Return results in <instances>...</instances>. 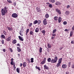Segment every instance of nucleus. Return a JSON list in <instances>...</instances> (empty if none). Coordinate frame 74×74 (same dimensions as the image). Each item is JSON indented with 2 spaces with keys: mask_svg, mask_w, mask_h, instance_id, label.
Listing matches in <instances>:
<instances>
[{
  "mask_svg": "<svg viewBox=\"0 0 74 74\" xmlns=\"http://www.w3.org/2000/svg\"><path fill=\"white\" fill-rule=\"evenodd\" d=\"M7 12V7H5L4 9H2L1 10L2 15H5V14Z\"/></svg>",
  "mask_w": 74,
  "mask_h": 74,
  "instance_id": "obj_1",
  "label": "nucleus"
},
{
  "mask_svg": "<svg viewBox=\"0 0 74 74\" xmlns=\"http://www.w3.org/2000/svg\"><path fill=\"white\" fill-rule=\"evenodd\" d=\"M12 17L13 18H17V17H18V14H17L16 13H13L12 15Z\"/></svg>",
  "mask_w": 74,
  "mask_h": 74,
  "instance_id": "obj_2",
  "label": "nucleus"
},
{
  "mask_svg": "<svg viewBox=\"0 0 74 74\" xmlns=\"http://www.w3.org/2000/svg\"><path fill=\"white\" fill-rule=\"evenodd\" d=\"M47 24V19L46 18H45L43 20V24L45 25H46Z\"/></svg>",
  "mask_w": 74,
  "mask_h": 74,
  "instance_id": "obj_3",
  "label": "nucleus"
},
{
  "mask_svg": "<svg viewBox=\"0 0 74 74\" xmlns=\"http://www.w3.org/2000/svg\"><path fill=\"white\" fill-rule=\"evenodd\" d=\"M56 11L57 12H58L59 14H61V12L60 10L58 9H56Z\"/></svg>",
  "mask_w": 74,
  "mask_h": 74,
  "instance_id": "obj_4",
  "label": "nucleus"
},
{
  "mask_svg": "<svg viewBox=\"0 0 74 74\" xmlns=\"http://www.w3.org/2000/svg\"><path fill=\"white\" fill-rule=\"evenodd\" d=\"M11 36H10L6 39V40L7 41H9L11 40Z\"/></svg>",
  "mask_w": 74,
  "mask_h": 74,
  "instance_id": "obj_5",
  "label": "nucleus"
},
{
  "mask_svg": "<svg viewBox=\"0 0 74 74\" xmlns=\"http://www.w3.org/2000/svg\"><path fill=\"white\" fill-rule=\"evenodd\" d=\"M57 61L55 60L54 59H52V60H51V63H56Z\"/></svg>",
  "mask_w": 74,
  "mask_h": 74,
  "instance_id": "obj_6",
  "label": "nucleus"
},
{
  "mask_svg": "<svg viewBox=\"0 0 74 74\" xmlns=\"http://www.w3.org/2000/svg\"><path fill=\"white\" fill-rule=\"evenodd\" d=\"M18 38L21 41H23L24 40L22 38V37H21L20 36H18Z\"/></svg>",
  "mask_w": 74,
  "mask_h": 74,
  "instance_id": "obj_7",
  "label": "nucleus"
},
{
  "mask_svg": "<svg viewBox=\"0 0 74 74\" xmlns=\"http://www.w3.org/2000/svg\"><path fill=\"white\" fill-rule=\"evenodd\" d=\"M62 67L64 69H66L67 67V65L66 64H63L62 65Z\"/></svg>",
  "mask_w": 74,
  "mask_h": 74,
  "instance_id": "obj_8",
  "label": "nucleus"
},
{
  "mask_svg": "<svg viewBox=\"0 0 74 74\" xmlns=\"http://www.w3.org/2000/svg\"><path fill=\"white\" fill-rule=\"evenodd\" d=\"M44 68L45 69H46L47 70H48V69H49L48 67L45 65L44 66Z\"/></svg>",
  "mask_w": 74,
  "mask_h": 74,
  "instance_id": "obj_9",
  "label": "nucleus"
},
{
  "mask_svg": "<svg viewBox=\"0 0 74 74\" xmlns=\"http://www.w3.org/2000/svg\"><path fill=\"white\" fill-rule=\"evenodd\" d=\"M7 27L8 28V29L9 30H10V31H12V28L8 27Z\"/></svg>",
  "mask_w": 74,
  "mask_h": 74,
  "instance_id": "obj_10",
  "label": "nucleus"
},
{
  "mask_svg": "<svg viewBox=\"0 0 74 74\" xmlns=\"http://www.w3.org/2000/svg\"><path fill=\"white\" fill-rule=\"evenodd\" d=\"M60 3L59 1H57V2L56 3V4L58 5H60Z\"/></svg>",
  "mask_w": 74,
  "mask_h": 74,
  "instance_id": "obj_11",
  "label": "nucleus"
},
{
  "mask_svg": "<svg viewBox=\"0 0 74 74\" xmlns=\"http://www.w3.org/2000/svg\"><path fill=\"white\" fill-rule=\"evenodd\" d=\"M26 62H24L23 63V66L24 67H26Z\"/></svg>",
  "mask_w": 74,
  "mask_h": 74,
  "instance_id": "obj_12",
  "label": "nucleus"
},
{
  "mask_svg": "<svg viewBox=\"0 0 74 74\" xmlns=\"http://www.w3.org/2000/svg\"><path fill=\"white\" fill-rule=\"evenodd\" d=\"M16 40L15 39L13 40L12 42V43H13V44H16Z\"/></svg>",
  "mask_w": 74,
  "mask_h": 74,
  "instance_id": "obj_13",
  "label": "nucleus"
},
{
  "mask_svg": "<svg viewBox=\"0 0 74 74\" xmlns=\"http://www.w3.org/2000/svg\"><path fill=\"white\" fill-rule=\"evenodd\" d=\"M61 21H62V18L61 17H60L58 20L59 23H60Z\"/></svg>",
  "mask_w": 74,
  "mask_h": 74,
  "instance_id": "obj_14",
  "label": "nucleus"
},
{
  "mask_svg": "<svg viewBox=\"0 0 74 74\" xmlns=\"http://www.w3.org/2000/svg\"><path fill=\"white\" fill-rule=\"evenodd\" d=\"M54 20H55V21H58V17L57 16H55L54 18Z\"/></svg>",
  "mask_w": 74,
  "mask_h": 74,
  "instance_id": "obj_15",
  "label": "nucleus"
},
{
  "mask_svg": "<svg viewBox=\"0 0 74 74\" xmlns=\"http://www.w3.org/2000/svg\"><path fill=\"white\" fill-rule=\"evenodd\" d=\"M17 49L18 52H21V49L19 47H17Z\"/></svg>",
  "mask_w": 74,
  "mask_h": 74,
  "instance_id": "obj_16",
  "label": "nucleus"
},
{
  "mask_svg": "<svg viewBox=\"0 0 74 74\" xmlns=\"http://www.w3.org/2000/svg\"><path fill=\"white\" fill-rule=\"evenodd\" d=\"M39 31V29H38V28H37L35 30V32H36V33H37V32H38Z\"/></svg>",
  "mask_w": 74,
  "mask_h": 74,
  "instance_id": "obj_17",
  "label": "nucleus"
},
{
  "mask_svg": "<svg viewBox=\"0 0 74 74\" xmlns=\"http://www.w3.org/2000/svg\"><path fill=\"white\" fill-rule=\"evenodd\" d=\"M20 70V69H19V68H18L16 69V71L18 73H19Z\"/></svg>",
  "mask_w": 74,
  "mask_h": 74,
  "instance_id": "obj_18",
  "label": "nucleus"
},
{
  "mask_svg": "<svg viewBox=\"0 0 74 74\" xmlns=\"http://www.w3.org/2000/svg\"><path fill=\"white\" fill-rule=\"evenodd\" d=\"M54 59L55 60H56L57 62V61H58V57H57V56L55 57Z\"/></svg>",
  "mask_w": 74,
  "mask_h": 74,
  "instance_id": "obj_19",
  "label": "nucleus"
},
{
  "mask_svg": "<svg viewBox=\"0 0 74 74\" xmlns=\"http://www.w3.org/2000/svg\"><path fill=\"white\" fill-rule=\"evenodd\" d=\"M47 61L48 62H51V58H49L47 59Z\"/></svg>",
  "mask_w": 74,
  "mask_h": 74,
  "instance_id": "obj_20",
  "label": "nucleus"
},
{
  "mask_svg": "<svg viewBox=\"0 0 74 74\" xmlns=\"http://www.w3.org/2000/svg\"><path fill=\"white\" fill-rule=\"evenodd\" d=\"M37 23H38V21L35 20V21H34V24H37Z\"/></svg>",
  "mask_w": 74,
  "mask_h": 74,
  "instance_id": "obj_21",
  "label": "nucleus"
},
{
  "mask_svg": "<svg viewBox=\"0 0 74 74\" xmlns=\"http://www.w3.org/2000/svg\"><path fill=\"white\" fill-rule=\"evenodd\" d=\"M62 58H61L60 59H59L58 62L61 63L62 62Z\"/></svg>",
  "mask_w": 74,
  "mask_h": 74,
  "instance_id": "obj_22",
  "label": "nucleus"
},
{
  "mask_svg": "<svg viewBox=\"0 0 74 74\" xmlns=\"http://www.w3.org/2000/svg\"><path fill=\"white\" fill-rule=\"evenodd\" d=\"M35 68L36 69H38L39 70H41V69L40 67H38L37 66L35 67Z\"/></svg>",
  "mask_w": 74,
  "mask_h": 74,
  "instance_id": "obj_23",
  "label": "nucleus"
},
{
  "mask_svg": "<svg viewBox=\"0 0 74 74\" xmlns=\"http://www.w3.org/2000/svg\"><path fill=\"white\" fill-rule=\"evenodd\" d=\"M45 61H42L40 63L41 64H44L45 63Z\"/></svg>",
  "mask_w": 74,
  "mask_h": 74,
  "instance_id": "obj_24",
  "label": "nucleus"
},
{
  "mask_svg": "<svg viewBox=\"0 0 74 74\" xmlns=\"http://www.w3.org/2000/svg\"><path fill=\"white\" fill-rule=\"evenodd\" d=\"M49 0V1H50V2H51V3H55V0Z\"/></svg>",
  "mask_w": 74,
  "mask_h": 74,
  "instance_id": "obj_25",
  "label": "nucleus"
},
{
  "mask_svg": "<svg viewBox=\"0 0 74 74\" xmlns=\"http://www.w3.org/2000/svg\"><path fill=\"white\" fill-rule=\"evenodd\" d=\"M45 17L46 18H48L49 17V15L48 14H46L45 15Z\"/></svg>",
  "mask_w": 74,
  "mask_h": 74,
  "instance_id": "obj_26",
  "label": "nucleus"
},
{
  "mask_svg": "<svg viewBox=\"0 0 74 74\" xmlns=\"http://www.w3.org/2000/svg\"><path fill=\"white\" fill-rule=\"evenodd\" d=\"M33 60H34V58H32L31 59V63H33V62H34Z\"/></svg>",
  "mask_w": 74,
  "mask_h": 74,
  "instance_id": "obj_27",
  "label": "nucleus"
},
{
  "mask_svg": "<svg viewBox=\"0 0 74 74\" xmlns=\"http://www.w3.org/2000/svg\"><path fill=\"white\" fill-rule=\"evenodd\" d=\"M42 52V48L40 47L39 49V52L40 53H41Z\"/></svg>",
  "mask_w": 74,
  "mask_h": 74,
  "instance_id": "obj_28",
  "label": "nucleus"
},
{
  "mask_svg": "<svg viewBox=\"0 0 74 74\" xmlns=\"http://www.w3.org/2000/svg\"><path fill=\"white\" fill-rule=\"evenodd\" d=\"M65 14L66 15H69V12L68 11H66L65 12Z\"/></svg>",
  "mask_w": 74,
  "mask_h": 74,
  "instance_id": "obj_29",
  "label": "nucleus"
},
{
  "mask_svg": "<svg viewBox=\"0 0 74 74\" xmlns=\"http://www.w3.org/2000/svg\"><path fill=\"white\" fill-rule=\"evenodd\" d=\"M1 37H2L3 38H5V36H4V35L3 34L1 35Z\"/></svg>",
  "mask_w": 74,
  "mask_h": 74,
  "instance_id": "obj_30",
  "label": "nucleus"
},
{
  "mask_svg": "<svg viewBox=\"0 0 74 74\" xmlns=\"http://www.w3.org/2000/svg\"><path fill=\"white\" fill-rule=\"evenodd\" d=\"M29 34L30 35H33V32L32 31H30Z\"/></svg>",
  "mask_w": 74,
  "mask_h": 74,
  "instance_id": "obj_31",
  "label": "nucleus"
},
{
  "mask_svg": "<svg viewBox=\"0 0 74 74\" xmlns=\"http://www.w3.org/2000/svg\"><path fill=\"white\" fill-rule=\"evenodd\" d=\"M61 63L60 62H58V63L57 64V66L58 67H59V66L60 64Z\"/></svg>",
  "mask_w": 74,
  "mask_h": 74,
  "instance_id": "obj_32",
  "label": "nucleus"
},
{
  "mask_svg": "<svg viewBox=\"0 0 74 74\" xmlns=\"http://www.w3.org/2000/svg\"><path fill=\"white\" fill-rule=\"evenodd\" d=\"M47 46L48 48H50L51 47V45L49 44H48Z\"/></svg>",
  "mask_w": 74,
  "mask_h": 74,
  "instance_id": "obj_33",
  "label": "nucleus"
},
{
  "mask_svg": "<svg viewBox=\"0 0 74 74\" xmlns=\"http://www.w3.org/2000/svg\"><path fill=\"white\" fill-rule=\"evenodd\" d=\"M56 32V29H54V30H53V34H54V33H55Z\"/></svg>",
  "mask_w": 74,
  "mask_h": 74,
  "instance_id": "obj_34",
  "label": "nucleus"
},
{
  "mask_svg": "<svg viewBox=\"0 0 74 74\" xmlns=\"http://www.w3.org/2000/svg\"><path fill=\"white\" fill-rule=\"evenodd\" d=\"M7 1H8L9 3H12V2L11 1V0H7Z\"/></svg>",
  "mask_w": 74,
  "mask_h": 74,
  "instance_id": "obj_35",
  "label": "nucleus"
},
{
  "mask_svg": "<svg viewBox=\"0 0 74 74\" xmlns=\"http://www.w3.org/2000/svg\"><path fill=\"white\" fill-rule=\"evenodd\" d=\"M36 10L38 11V12L39 11H40V9L39 8H36Z\"/></svg>",
  "mask_w": 74,
  "mask_h": 74,
  "instance_id": "obj_36",
  "label": "nucleus"
},
{
  "mask_svg": "<svg viewBox=\"0 0 74 74\" xmlns=\"http://www.w3.org/2000/svg\"><path fill=\"white\" fill-rule=\"evenodd\" d=\"M38 25H39V24H40L41 23V21L39 20L38 21Z\"/></svg>",
  "mask_w": 74,
  "mask_h": 74,
  "instance_id": "obj_37",
  "label": "nucleus"
},
{
  "mask_svg": "<svg viewBox=\"0 0 74 74\" xmlns=\"http://www.w3.org/2000/svg\"><path fill=\"white\" fill-rule=\"evenodd\" d=\"M67 23V22L66 21H64L63 22V24L64 25H66Z\"/></svg>",
  "mask_w": 74,
  "mask_h": 74,
  "instance_id": "obj_38",
  "label": "nucleus"
},
{
  "mask_svg": "<svg viewBox=\"0 0 74 74\" xmlns=\"http://www.w3.org/2000/svg\"><path fill=\"white\" fill-rule=\"evenodd\" d=\"M29 31V29H27L26 32V33H28Z\"/></svg>",
  "mask_w": 74,
  "mask_h": 74,
  "instance_id": "obj_39",
  "label": "nucleus"
},
{
  "mask_svg": "<svg viewBox=\"0 0 74 74\" xmlns=\"http://www.w3.org/2000/svg\"><path fill=\"white\" fill-rule=\"evenodd\" d=\"M42 33H45V31L44 30H42Z\"/></svg>",
  "mask_w": 74,
  "mask_h": 74,
  "instance_id": "obj_40",
  "label": "nucleus"
},
{
  "mask_svg": "<svg viewBox=\"0 0 74 74\" xmlns=\"http://www.w3.org/2000/svg\"><path fill=\"white\" fill-rule=\"evenodd\" d=\"M72 35H73V32H71L70 34V36L71 37V36H72Z\"/></svg>",
  "mask_w": 74,
  "mask_h": 74,
  "instance_id": "obj_41",
  "label": "nucleus"
},
{
  "mask_svg": "<svg viewBox=\"0 0 74 74\" xmlns=\"http://www.w3.org/2000/svg\"><path fill=\"white\" fill-rule=\"evenodd\" d=\"M70 5H67V8L68 9V8H70Z\"/></svg>",
  "mask_w": 74,
  "mask_h": 74,
  "instance_id": "obj_42",
  "label": "nucleus"
},
{
  "mask_svg": "<svg viewBox=\"0 0 74 74\" xmlns=\"http://www.w3.org/2000/svg\"><path fill=\"white\" fill-rule=\"evenodd\" d=\"M46 60H47V58H45L43 60V61H45V62H46Z\"/></svg>",
  "mask_w": 74,
  "mask_h": 74,
  "instance_id": "obj_43",
  "label": "nucleus"
},
{
  "mask_svg": "<svg viewBox=\"0 0 74 74\" xmlns=\"http://www.w3.org/2000/svg\"><path fill=\"white\" fill-rule=\"evenodd\" d=\"M23 31L22 30H21L20 32V33H23Z\"/></svg>",
  "mask_w": 74,
  "mask_h": 74,
  "instance_id": "obj_44",
  "label": "nucleus"
},
{
  "mask_svg": "<svg viewBox=\"0 0 74 74\" xmlns=\"http://www.w3.org/2000/svg\"><path fill=\"white\" fill-rule=\"evenodd\" d=\"M71 44H74V41L72 40L71 41Z\"/></svg>",
  "mask_w": 74,
  "mask_h": 74,
  "instance_id": "obj_45",
  "label": "nucleus"
},
{
  "mask_svg": "<svg viewBox=\"0 0 74 74\" xmlns=\"http://www.w3.org/2000/svg\"><path fill=\"white\" fill-rule=\"evenodd\" d=\"M49 7H52V5L51 4H49Z\"/></svg>",
  "mask_w": 74,
  "mask_h": 74,
  "instance_id": "obj_46",
  "label": "nucleus"
},
{
  "mask_svg": "<svg viewBox=\"0 0 74 74\" xmlns=\"http://www.w3.org/2000/svg\"><path fill=\"white\" fill-rule=\"evenodd\" d=\"M69 67H70V66H71V62H69Z\"/></svg>",
  "mask_w": 74,
  "mask_h": 74,
  "instance_id": "obj_47",
  "label": "nucleus"
},
{
  "mask_svg": "<svg viewBox=\"0 0 74 74\" xmlns=\"http://www.w3.org/2000/svg\"><path fill=\"white\" fill-rule=\"evenodd\" d=\"M3 51L4 52H5V49H3Z\"/></svg>",
  "mask_w": 74,
  "mask_h": 74,
  "instance_id": "obj_48",
  "label": "nucleus"
},
{
  "mask_svg": "<svg viewBox=\"0 0 74 74\" xmlns=\"http://www.w3.org/2000/svg\"><path fill=\"white\" fill-rule=\"evenodd\" d=\"M72 69H74V64H73L72 66Z\"/></svg>",
  "mask_w": 74,
  "mask_h": 74,
  "instance_id": "obj_49",
  "label": "nucleus"
},
{
  "mask_svg": "<svg viewBox=\"0 0 74 74\" xmlns=\"http://www.w3.org/2000/svg\"><path fill=\"white\" fill-rule=\"evenodd\" d=\"M20 34L21 36H23V33H20Z\"/></svg>",
  "mask_w": 74,
  "mask_h": 74,
  "instance_id": "obj_50",
  "label": "nucleus"
},
{
  "mask_svg": "<svg viewBox=\"0 0 74 74\" xmlns=\"http://www.w3.org/2000/svg\"><path fill=\"white\" fill-rule=\"evenodd\" d=\"M10 64L12 65H13V62L11 61V62L10 63Z\"/></svg>",
  "mask_w": 74,
  "mask_h": 74,
  "instance_id": "obj_51",
  "label": "nucleus"
},
{
  "mask_svg": "<svg viewBox=\"0 0 74 74\" xmlns=\"http://www.w3.org/2000/svg\"><path fill=\"white\" fill-rule=\"evenodd\" d=\"M63 47H60V50H62V49H63Z\"/></svg>",
  "mask_w": 74,
  "mask_h": 74,
  "instance_id": "obj_52",
  "label": "nucleus"
},
{
  "mask_svg": "<svg viewBox=\"0 0 74 74\" xmlns=\"http://www.w3.org/2000/svg\"><path fill=\"white\" fill-rule=\"evenodd\" d=\"M2 44H4V40H2Z\"/></svg>",
  "mask_w": 74,
  "mask_h": 74,
  "instance_id": "obj_53",
  "label": "nucleus"
},
{
  "mask_svg": "<svg viewBox=\"0 0 74 74\" xmlns=\"http://www.w3.org/2000/svg\"><path fill=\"white\" fill-rule=\"evenodd\" d=\"M3 33L4 34H5V31H3Z\"/></svg>",
  "mask_w": 74,
  "mask_h": 74,
  "instance_id": "obj_54",
  "label": "nucleus"
},
{
  "mask_svg": "<svg viewBox=\"0 0 74 74\" xmlns=\"http://www.w3.org/2000/svg\"><path fill=\"white\" fill-rule=\"evenodd\" d=\"M32 23H31L30 24H29V26H32Z\"/></svg>",
  "mask_w": 74,
  "mask_h": 74,
  "instance_id": "obj_55",
  "label": "nucleus"
},
{
  "mask_svg": "<svg viewBox=\"0 0 74 74\" xmlns=\"http://www.w3.org/2000/svg\"><path fill=\"white\" fill-rule=\"evenodd\" d=\"M72 29L73 30H74V26H73L72 28Z\"/></svg>",
  "mask_w": 74,
  "mask_h": 74,
  "instance_id": "obj_56",
  "label": "nucleus"
},
{
  "mask_svg": "<svg viewBox=\"0 0 74 74\" xmlns=\"http://www.w3.org/2000/svg\"><path fill=\"white\" fill-rule=\"evenodd\" d=\"M52 35L53 36H56V34H52Z\"/></svg>",
  "mask_w": 74,
  "mask_h": 74,
  "instance_id": "obj_57",
  "label": "nucleus"
},
{
  "mask_svg": "<svg viewBox=\"0 0 74 74\" xmlns=\"http://www.w3.org/2000/svg\"><path fill=\"white\" fill-rule=\"evenodd\" d=\"M13 60H14V59H13V58L11 59V62H13Z\"/></svg>",
  "mask_w": 74,
  "mask_h": 74,
  "instance_id": "obj_58",
  "label": "nucleus"
},
{
  "mask_svg": "<svg viewBox=\"0 0 74 74\" xmlns=\"http://www.w3.org/2000/svg\"><path fill=\"white\" fill-rule=\"evenodd\" d=\"M65 32H67V31H68V30L67 29H66L65 30Z\"/></svg>",
  "mask_w": 74,
  "mask_h": 74,
  "instance_id": "obj_59",
  "label": "nucleus"
},
{
  "mask_svg": "<svg viewBox=\"0 0 74 74\" xmlns=\"http://www.w3.org/2000/svg\"><path fill=\"white\" fill-rule=\"evenodd\" d=\"M20 67H22V64H20Z\"/></svg>",
  "mask_w": 74,
  "mask_h": 74,
  "instance_id": "obj_60",
  "label": "nucleus"
},
{
  "mask_svg": "<svg viewBox=\"0 0 74 74\" xmlns=\"http://www.w3.org/2000/svg\"><path fill=\"white\" fill-rule=\"evenodd\" d=\"M69 72H66V74H69Z\"/></svg>",
  "mask_w": 74,
  "mask_h": 74,
  "instance_id": "obj_61",
  "label": "nucleus"
},
{
  "mask_svg": "<svg viewBox=\"0 0 74 74\" xmlns=\"http://www.w3.org/2000/svg\"><path fill=\"white\" fill-rule=\"evenodd\" d=\"M28 60L29 62H30V60L29 59H28Z\"/></svg>",
  "mask_w": 74,
  "mask_h": 74,
  "instance_id": "obj_62",
  "label": "nucleus"
},
{
  "mask_svg": "<svg viewBox=\"0 0 74 74\" xmlns=\"http://www.w3.org/2000/svg\"><path fill=\"white\" fill-rule=\"evenodd\" d=\"M54 38H55V37H52V38H52V39H53Z\"/></svg>",
  "mask_w": 74,
  "mask_h": 74,
  "instance_id": "obj_63",
  "label": "nucleus"
},
{
  "mask_svg": "<svg viewBox=\"0 0 74 74\" xmlns=\"http://www.w3.org/2000/svg\"><path fill=\"white\" fill-rule=\"evenodd\" d=\"M17 45H18V46H19V47H20L19 44H17Z\"/></svg>",
  "mask_w": 74,
  "mask_h": 74,
  "instance_id": "obj_64",
  "label": "nucleus"
}]
</instances>
